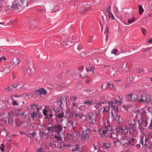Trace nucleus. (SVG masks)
<instances>
[{
  "instance_id": "obj_1",
  "label": "nucleus",
  "mask_w": 152,
  "mask_h": 152,
  "mask_svg": "<svg viewBox=\"0 0 152 152\" xmlns=\"http://www.w3.org/2000/svg\"><path fill=\"white\" fill-rule=\"evenodd\" d=\"M109 105L104 107L103 110L104 113L107 112L109 115H111L113 120L118 121L120 119V115L118 113L117 105L121 104V101L116 100L114 102H108Z\"/></svg>"
},
{
  "instance_id": "obj_2",
  "label": "nucleus",
  "mask_w": 152,
  "mask_h": 152,
  "mask_svg": "<svg viewBox=\"0 0 152 152\" xmlns=\"http://www.w3.org/2000/svg\"><path fill=\"white\" fill-rule=\"evenodd\" d=\"M134 113L135 114H136L135 118L133 121V124H129L126 126H128L130 125V128L132 129L130 132L128 131V133L129 134H131L133 132L136 130V127H140L142 124L144 125V124H142L143 121L142 119L140 120V118H141L142 115L140 113V111L139 110H137L136 111H134Z\"/></svg>"
},
{
  "instance_id": "obj_3",
  "label": "nucleus",
  "mask_w": 152,
  "mask_h": 152,
  "mask_svg": "<svg viewBox=\"0 0 152 152\" xmlns=\"http://www.w3.org/2000/svg\"><path fill=\"white\" fill-rule=\"evenodd\" d=\"M28 4V0H15L11 6L7 7L8 9H12L13 10H17L22 7L26 6Z\"/></svg>"
},
{
  "instance_id": "obj_4",
  "label": "nucleus",
  "mask_w": 152,
  "mask_h": 152,
  "mask_svg": "<svg viewBox=\"0 0 152 152\" xmlns=\"http://www.w3.org/2000/svg\"><path fill=\"white\" fill-rule=\"evenodd\" d=\"M130 125L128 126H125L123 127L121 129H117V133L116 134L114 133H112L111 134V137H113L115 140L116 138V140H119V138H118L119 135H121L124 132L125 134H128V131H129V132H131V129L130 128Z\"/></svg>"
},
{
  "instance_id": "obj_5",
  "label": "nucleus",
  "mask_w": 152,
  "mask_h": 152,
  "mask_svg": "<svg viewBox=\"0 0 152 152\" xmlns=\"http://www.w3.org/2000/svg\"><path fill=\"white\" fill-rule=\"evenodd\" d=\"M126 134L124 132L122 133L121 135H119L118 138H119V140L118 141H119V142H120L121 144L122 145H128L129 144L132 145V144L131 143L130 140H129L126 136Z\"/></svg>"
},
{
  "instance_id": "obj_6",
  "label": "nucleus",
  "mask_w": 152,
  "mask_h": 152,
  "mask_svg": "<svg viewBox=\"0 0 152 152\" xmlns=\"http://www.w3.org/2000/svg\"><path fill=\"white\" fill-rule=\"evenodd\" d=\"M140 143H141L143 146L146 148L151 147L150 139L147 138L145 135H142L141 136Z\"/></svg>"
},
{
  "instance_id": "obj_7",
  "label": "nucleus",
  "mask_w": 152,
  "mask_h": 152,
  "mask_svg": "<svg viewBox=\"0 0 152 152\" xmlns=\"http://www.w3.org/2000/svg\"><path fill=\"white\" fill-rule=\"evenodd\" d=\"M149 95L147 94H140L138 96V101L143 103H148Z\"/></svg>"
},
{
  "instance_id": "obj_8",
  "label": "nucleus",
  "mask_w": 152,
  "mask_h": 152,
  "mask_svg": "<svg viewBox=\"0 0 152 152\" xmlns=\"http://www.w3.org/2000/svg\"><path fill=\"white\" fill-rule=\"evenodd\" d=\"M88 122L92 125L95 124L96 122L95 119L96 116V115L92 113H90L88 114Z\"/></svg>"
},
{
  "instance_id": "obj_9",
  "label": "nucleus",
  "mask_w": 152,
  "mask_h": 152,
  "mask_svg": "<svg viewBox=\"0 0 152 152\" xmlns=\"http://www.w3.org/2000/svg\"><path fill=\"white\" fill-rule=\"evenodd\" d=\"M108 132V128L107 127H106L105 129H99L98 131V134L103 138L106 137L107 134Z\"/></svg>"
},
{
  "instance_id": "obj_10",
  "label": "nucleus",
  "mask_w": 152,
  "mask_h": 152,
  "mask_svg": "<svg viewBox=\"0 0 152 152\" xmlns=\"http://www.w3.org/2000/svg\"><path fill=\"white\" fill-rule=\"evenodd\" d=\"M127 98L130 101H134L137 99L138 96L135 94H129L127 96Z\"/></svg>"
},
{
  "instance_id": "obj_11",
  "label": "nucleus",
  "mask_w": 152,
  "mask_h": 152,
  "mask_svg": "<svg viewBox=\"0 0 152 152\" xmlns=\"http://www.w3.org/2000/svg\"><path fill=\"white\" fill-rule=\"evenodd\" d=\"M142 124H144L145 126H148V124H150L148 127L152 130V119L151 120L148 118L146 119L145 121L143 122Z\"/></svg>"
},
{
  "instance_id": "obj_12",
  "label": "nucleus",
  "mask_w": 152,
  "mask_h": 152,
  "mask_svg": "<svg viewBox=\"0 0 152 152\" xmlns=\"http://www.w3.org/2000/svg\"><path fill=\"white\" fill-rule=\"evenodd\" d=\"M47 93L46 90L43 88H40L39 89L35 91V94L36 95H39V94H43L45 95Z\"/></svg>"
},
{
  "instance_id": "obj_13",
  "label": "nucleus",
  "mask_w": 152,
  "mask_h": 152,
  "mask_svg": "<svg viewBox=\"0 0 152 152\" xmlns=\"http://www.w3.org/2000/svg\"><path fill=\"white\" fill-rule=\"evenodd\" d=\"M20 61L17 58L14 57L11 62V65L12 66H16L20 63Z\"/></svg>"
},
{
  "instance_id": "obj_14",
  "label": "nucleus",
  "mask_w": 152,
  "mask_h": 152,
  "mask_svg": "<svg viewBox=\"0 0 152 152\" xmlns=\"http://www.w3.org/2000/svg\"><path fill=\"white\" fill-rule=\"evenodd\" d=\"M90 130L88 129H87L86 131H83V134L81 136V138L83 139V138L85 139H87L89 137L88 134L90 132Z\"/></svg>"
},
{
  "instance_id": "obj_15",
  "label": "nucleus",
  "mask_w": 152,
  "mask_h": 152,
  "mask_svg": "<svg viewBox=\"0 0 152 152\" xmlns=\"http://www.w3.org/2000/svg\"><path fill=\"white\" fill-rule=\"evenodd\" d=\"M62 129V126L59 125L53 126L54 132H57L58 134L61 133Z\"/></svg>"
},
{
  "instance_id": "obj_16",
  "label": "nucleus",
  "mask_w": 152,
  "mask_h": 152,
  "mask_svg": "<svg viewBox=\"0 0 152 152\" xmlns=\"http://www.w3.org/2000/svg\"><path fill=\"white\" fill-rule=\"evenodd\" d=\"M91 7L90 5L87 4L83 8L82 11L81 13H85V12L90 11L91 9Z\"/></svg>"
},
{
  "instance_id": "obj_17",
  "label": "nucleus",
  "mask_w": 152,
  "mask_h": 152,
  "mask_svg": "<svg viewBox=\"0 0 152 152\" xmlns=\"http://www.w3.org/2000/svg\"><path fill=\"white\" fill-rule=\"evenodd\" d=\"M84 115L83 113H78L77 112H74L72 114V116L77 118H81Z\"/></svg>"
},
{
  "instance_id": "obj_18",
  "label": "nucleus",
  "mask_w": 152,
  "mask_h": 152,
  "mask_svg": "<svg viewBox=\"0 0 152 152\" xmlns=\"http://www.w3.org/2000/svg\"><path fill=\"white\" fill-rule=\"evenodd\" d=\"M17 86H9L5 89L4 90V91H15L17 90Z\"/></svg>"
},
{
  "instance_id": "obj_19",
  "label": "nucleus",
  "mask_w": 152,
  "mask_h": 152,
  "mask_svg": "<svg viewBox=\"0 0 152 152\" xmlns=\"http://www.w3.org/2000/svg\"><path fill=\"white\" fill-rule=\"evenodd\" d=\"M17 113L16 112V115H21L24 118H25L26 117V115L24 113L21 111V110L20 109H19L17 110Z\"/></svg>"
},
{
  "instance_id": "obj_20",
  "label": "nucleus",
  "mask_w": 152,
  "mask_h": 152,
  "mask_svg": "<svg viewBox=\"0 0 152 152\" xmlns=\"http://www.w3.org/2000/svg\"><path fill=\"white\" fill-rule=\"evenodd\" d=\"M19 97V96L17 95H11V98L12 100V104L13 105H18V104L17 103L16 100H15V97Z\"/></svg>"
},
{
  "instance_id": "obj_21",
  "label": "nucleus",
  "mask_w": 152,
  "mask_h": 152,
  "mask_svg": "<svg viewBox=\"0 0 152 152\" xmlns=\"http://www.w3.org/2000/svg\"><path fill=\"white\" fill-rule=\"evenodd\" d=\"M11 66L10 65H7L4 67L3 72L6 74L9 73L10 71Z\"/></svg>"
},
{
  "instance_id": "obj_22",
  "label": "nucleus",
  "mask_w": 152,
  "mask_h": 152,
  "mask_svg": "<svg viewBox=\"0 0 152 152\" xmlns=\"http://www.w3.org/2000/svg\"><path fill=\"white\" fill-rule=\"evenodd\" d=\"M94 103H95V104H96L95 105L94 107L96 109L99 108L101 106V104L102 103H102L101 102H99L97 100H96L95 102H94Z\"/></svg>"
},
{
  "instance_id": "obj_23",
  "label": "nucleus",
  "mask_w": 152,
  "mask_h": 152,
  "mask_svg": "<svg viewBox=\"0 0 152 152\" xmlns=\"http://www.w3.org/2000/svg\"><path fill=\"white\" fill-rule=\"evenodd\" d=\"M31 109L34 111H39V108L37 107V106L36 104H32L31 105Z\"/></svg>"
},
{
  "instance_id": "obj_24",
  "label": "nucleus",
  "mask_w": 152,
  "mask_h": 152,
  "mask_svg": "<svg viewBox=\"0 0 152 152\" xmlns=\"http://www.w3.org/2000/svg\"><path fill=\"white\" fill-rule=\"evenodd\" d=\"M94 103L93 100H88L84 102V104H87L88 105H93Z\"/></svg>"
},
{
  "instance_id": "obj_25",
  "label": "nucleus",
  "mask_w": 152,
  "mask_h": 152,
  "mask_svg": "<svg viewBox=\"0 0 152 152\" xmlns=\"http://www.w3.org/2000/svg\"><path fill=\"white\" fill-rule=\"evenodd\" d=\"M94 67L93 66H89L86 68V70L87 72L89 71H92V73H94Z\"/></svg>"
},
{
  "instance_id": "obj_26",
  "label": "nucleus",
  "mask_w": 152,
  "mask_h": 152,
  "mask_svg": "<svg viewBox=\"0 0 152 152\" xmlns=\"http://www.w3.org/2000/svg\"><path fill=\"white\" fill-rule=\"evenodd\" d=\"M55 138L58 140V142H61L62 141V138L59 135V134H58V135H56Z\"/></svg>"
},
{
  "instance_id": "obj_27",
  "label": "nucleus",
  "mask_w": 152,
  "mask_h": 152,
  "mask_svg": "<svg viewBox=\"0 0 152 152\" xmlns=\"http://www.w3.org/2000/svg\"><path fill=\"white\" fill-rule=\"evenodd\" d=\"M138 8L139 11V13L140 15H141L144 11V10L142 8V6L140 5H139Z\"/></svg>"
},
{
  "instance_id": "obj_28",
  "label": "nucleus",
  "mask_w": 152,
  "mask_h": 152,
  "mask_svg": "<svg viewBox=\"0 0 152 152\" xmlns=\"http://www.w3.org/2000/svg\"><path fill=\"white\" fill-rule=\"evenodd\" d=\"M64 116V113H61L60 114H58L57 115V117L60 119H62Z\"/></svg>"
},
{
  "instance_id": "obj_29",
  "label": "nucleus",
  "mask_w": 152,
  "mask_h": 152,
  "mask_svg": "<svg viewBox=\"0 0 152 152\" xmlns=\"http://www.w3.org/2000/svg\"><path fill=\"white\" fill-rule=\"evenodd\" d=\"M111 144L106 142H104V147L106 148H109L111 147Z\"/></svg>"
},
{
  "instance_id": "obj_30",
  "label": "nucleus",
  "mask_w": 152,
  "mask_h": 152,
  "mask_svg": "<svg viewBox=\"0 0 152 152\" xmlns=\"http://www.w3.org/2000/svg\"><path fill=\"white\" fill-rule=\"evenodd\" d=\"M39 111H34L33 112L32 114H31V117L34 118L35 117H36Z\"/></svg>"
},
{
  "instance_id": "obj_31",
  "label": "nucleus",
  "mask_w": 152,
  "mask_h": 152,
  "mask_svg": "<svg viewBox=\"0 0 152 152\" xmlns=\"http://www.w3.org/2000/svg\"><path fill=\"white\" fill-rule=\"evenodd\" d=\"M135 20V18L134 17H133L132 19H129L128 20L127 25H129L130 24H131L134 22V20Z\"/></svg>"
},
{
  "instance_id": "obj_32",
  "label": "nucleus",
  "mask_w": 152,
  "mask_h": 152,
  "mask_svg": "<svg viewBox=\"0 0 152 152\" xmlns=\"http://www.w3.org/2000/svg\"><path fill=\"white\" fill-rule=\"evenodd\" d=\"M86 107L85 105H82L80 106L79 107V110L81 111H83L85 110L86 109Z\"/></svg>"
},
{
  "instance_id": "obj_33",
  "label": "nucleus",
  "mask_w": 152,
  "mask_h": 152,
  "mask_svg": "<svg viewBox=\"0 0 152 152\" xmlns=\"http://www.w3.org/2000/svg\"><path fill=\"white\" fill-rule=\"evenodd\" d=\"M80 150V147L79 145L77 144L76 145V146L75 149L72 150V151H79Z\"/></svg>"
},
{
  "instance_id": "obj_34",
  "label": "nucleus",
  "mask_w": 152,
  "mask_h": 152,
  "mask_svg": "<svg viewBox=\"0 0 152 152\" xmlns=\"http://www.w3.org/2000/svg\"><path fill=\"white\" fill-rule=\"evenodd\" d=\"M105 67H106V69L110 72H112V69H113V67L110 65H104Z\"/></svg>"
},
{
  "instance_id": "obj_35",
  "label": "nucleus",
  "mask_w": 152,
  "mask_h": 152,
  "mask_svg": "<svg viewBox=\"0 0 152 152\" xmlns=\"http://www.w3.org/2000/svg\"><path fill=\"white\" fill-rule=\"evenodd\" d=\"M107 85L108 86L110 89H113L115 86L114 85V84H111L110 83H109L107 84Z\"/></svg>"
},
{
  "instance_id": "obj_36",
  "label": "nucleus",
  "mask_w": 152,
  "mask_h": 152,
  "mask_svg": "<svg viewBox=\"0 0 152 152\" xmlns=\"http://www.w3.org/2000/svg\"><path fill=\"white\" fill-rule=\"evenodd\" d=\"M36 152H45V151L42 148H40L37 149Z\"/></svg>"
},
{
  "instance_id": "obj_37",
  "label": "nucleus",
  "mask_w": 152,
  "mask_h": 152,
  "mask_svg": "<svg viewBox=\"0 0 152 152\" xmlns=\"http://www.w3.org/2000/svg\"><path fill=\"white\" fill-rule=\"evenodd\" d=\"M108 16L109 18H111L113 19H114V17L111 12L109 13Z\"/></svg>"
},
{
  "instance_id": "obj_38",
  "label": "nucleus",
  "mask_w": 152,
  "mask_h": 152,
  "mask_svg": "<svg viewBox=\"0 0 152 152\" xmlns=\"http://www.w3.org/2000/svg\"><path fill=\"white\" fill-rule=\"evenodd\" d=\"M4 144H1L0 146V149L2 151H4Z\"/></svg>"
},
{
  "instance_id": "obj_39",
  "label": "nucleus",
  "mask_w": 152,
  "mask_h": 152,
  "mask_svg": "<svg viewBox=\"0 0 152 152\" xmlns=\"http://www.w3.org/2000/svg\"><path fill=\"white\" fill-rule=\"evenodd\" d=\"M137 72L141 74H143L144 73V71L142 69H137Z\"/></svg>"
},
{
  "instance_id": "obj_40",
  "label": "nucleus",
  "mask_w": 152,
  "mask_h": 152,
  "mask_svg": "<svg viewBox=\"0 0 152 152\" xmlns=\"http://www.w3.org/2000/svg\"><path fill=\"white\" fill-rule=\"evenodd\" d=\"M150 102L151 104H152V96H149L148 100V103Z\"/></svg>"
},
{
  "instance_id": "obj_41",
  "label": "nucleus",
  "mask_w": 152,
  "mask_h": 152,
  "mask_svg": "<svg viewBox=\"0 0 152 152\" xmlns=\"http://www.w3.org/2000/svg\"><path fill=\"white\" fill-rule=\"evenodd\" d=\"M47 129L49 131H54L53 130V126H52L51 127H49Z\"/></svg>"
},
{
  "instance_id": "obj_42",
  "label": "nucleus",
  "mask_w": 152,
  "mask_h": 152,
  "mask_svg": "<svg viewBox=\"0 0 152 152\" xmlns=\"http://www.w3.org/2000/svg\"><path fill=\"white\" fill-rule=\"evenodd\" d=\"M75 134L77 136V137H76L77 138H78L80 135V133L77 131H76L75 132Z\"/></svg>"
},
{
  "instance_id": "obj_43",
  "label": "nucleus",
  "mask_w": 152,
  "mask_h": 152,
  "mask_svg": "<svg viewBox=\"0 0 152 152\" xmlns=\"http://www.w3.org/2000/svg\"><path fill=\"white\" fill-rule=\"evenodd\" d=\"M118 52V50L116 49H114L112 51V53L113 54H116Z\"/></svg>"
},
{
  "instance_id": "obj_44",
  "label": "nucleus",
  "mask_w": 152,
  "mask_h": 152,
  "mask_svg": "<svg viewBox=\"0 0 152 152\" xmlns=\"http://www.w3.org/2000/svg\"><path fill=\"white\" fill-rule=\"evenodd\" d=\"M81 77L82 78H85L87 77L86 75L84 74L83 72H82L80 74Z\"/></svg>"
},
{
  "instance_id": "obj_45",
  "label": "nucleus",
  "mask_w": 152,
  "mask_h": 152,
  "mask_svg": "<svg viewBox=\"0 0 152 152\" xmlns=\"http://www.w3.org/2000/svg\"><path fill=\"white\" fill-rule=\"evenodd\" d=\"M119 142V141L118 140L116 141L115 140H114L113 141V144L115 145H117V144Z\"/></svg>"
},
{
  "instance_id": "obj_46",
  "label": "nucleus",
  "mask_w": 152,
  "mask_h": 152,
  "mask_svg": "<svg viewBox=\"0 0 152 152\" xmlns=\"http://www.w3.org/2000/svg\"><path fill=\"white\" fill-rule=\"evenodd\" d=\"M111 8L110 6L107 9V11L108 13L111 12Z\"/></svg>"
},
{
  "instance_id": "obj_47",
  "label": "nucleus",
  "mask_w": 152,
  "mask_h": 152,
  "mask_svg": "<svg viewBox=\"0 0 152 152\" xmlns=\"http://www.w3.org/2000/svg\"><path fill=\"white\" fill-rule=\"evenodd\" d=\"M5 4L4 2H1L0 1V8L1 7Z\"/></svg>"
},
{
  "instance_id": "obj_48",
  "label": "nucleus",
  "mask_w": 152,
  "mask_h": 152,
  "mask_svg": "<svg viewBox=\"0 0 152 152\" xmlns=\"http://www.w3.org/2000/svg\"><path fill=\"white\" fill-rule=\"evenodd\" d=\"M47 111L46 110H45V109L43 111V114L45 115L46 116H47V115H47Z\"/></svg>"
},
{
  "instance_id": "obj_49",
  "label": "nucleus",
  "mask_w": 152,
  "mask_h": 152,
  "mask_svg": "<svg viewBox=\"0 0 152 152\" xmlns=\"http://www.w3.org/2000/svg\"><path fill=\"white\" fill-rule=\"evenodd\" d=\"M142 31L143 34L145 35V33H146V30L144 28H142Z\"/></svg>"
},
{
  "instance_id": "obj_50",
  "label": "nucleus",
  "mask_w": 152,
  "mask_h": 152,
  "mask_svg": "<svg viewBox=\"0 0 152 152\" xmlns=\"http://www.w3.org/2000/svg\"><path fill=\"white\" fill-rule=\"evenodd\" d=\"M6 60V58L4 57H2L1 58H0V62H1L2 60Z\"/></svg>"
},
{
  "instance_id": "obj_51",
  "label": "nucleus",
  "mask_w": 152,
  "mask_h": 152,
  "mask_svg": "<svg viewBox=\"0 0 152 152\" xmlns=\"http://www.w3.org/2000/svg\"><path fill=\"white\" fill-rule=\"evenodd\" d=\"M101 88L103 90H104L107 89V87L106 86H104L103 85H102Z\"/></svg>"
},
{
  "instance_id": "obj_52",
  "label": "nucleus",
  "mask_w": 152,
  "mask_h": 152,
  "mask_svg": "<svg viewBox=\"0 0 152 152\" xmlns=\"http://www.w3.org/2000/svg\"><path fill=\"white\" fill-rule=\"evenodd\" d=\"M109 31V29L108 27L107 26L106 28L105 29L104 31V34H105L106 33L108 32Z\"/></svg>"
},
{
  "instance_id": "obj_53",
  "label": "nucleus",
  "mask_w": 152,
  "mask_h": 152,
  "mask_svg": "<svg viewBox=\"0 0 152 152\" xmlns=\"http://www.w3.org/2000/svg\"><path fill=\"white\" fill-rule=\"evenodd\" d=\"M31 69H28L27 70V73L28 74H29L30 75V74H31Z\"/></svg>"
},
{
  "instance_id": "obj_54",
  "label": "nucleus",
  "mask_w": 152,
  "mask_h": 152,
  "mask_svg": "<svg viewBox=\"0 0 152 152\" xmlns=\"http://www.w3.org/2000/svg\"><path fill=\"white\" fill-rule=\"evenodd\" d=\"M53 116V115L52 114H48L47 115V117L48 118H51Z\"/></svg>"
},
{
  "instance_id": "obj_55",
  "label": "nucleus",
  "mask_w": 152,
  "mask_h": 152,
  "mask_svg": "<svg viewBox=\"0 0 152 152\" xmlns=\"http://www.w3.org/2000/svg\"><path fill=\"white\" fill-rule=\"evenodd\" d=\"M77 49L79 50H81V46L80 45H78L77 47Z\"/></svg>"
},
{
  "instance_id": "obj_56",
  "label": "nucleus",
  "mask_w": 152,
  "mask_h": 152,
  "mask_svg": "<svg viewBox=\"0 0 152 152\" xmlns=\"http://www.w3.org/2000/svg\"><path fill=\"white\" fill-rule=\"evenodd\" d=\"M12 119H11V120H10V119L9 118L8 119V123L9 124L10 123V122H12Z\"/></svg>"
},
{
  "instance_id": "obj_57",
  "label": "nucleus",
  "mask_w": 152,
  "mask_h": 152,
  "mask_svg": "<svg viewBox=\"0 0 152 152\" xmlns=\"http://www.w3.org/2000/svg\"><path fill=\"white\" fill-rule=\"evenodd\" d=\"M64 97H63V98H61V99L60 101L59 102V103L60 102L61 103H62L63 102L62 100H64Z\"/></svg>"
},
{
  "instance_id": "obj_58",
  "label": "nucleus",
  "mask_w": 152,
  "mask_h": 152,
  "mask_svg": "<svg viewBox=\"0 0 152 152\" xmlns=\"http://www.w3.org/2000/svg\"><path fill=\"white\" fill-rule=\"evenodd\" d=\"M72 105L75 107H77V104H76L75 103H73Z\"/></svg>"
},
{
  "instance_id": "obj_59",
  "label": "nucleus",
  "mask_w": 152,
  "mask_h": 152,
  "mask_svg": "<svg viewBox=\"0 0 152 152\" xmlns=\"http://www.w3.org/2000/svg\"><path fill=\"white\" fill-rule=\"evenodd\" d=\"M65 1L67 3H69L70 2V0H65Z\"/></svg>"
},
{
  "instance_id": "obj_60",
  "label": "nucleus",
  "mask_w": 152,
  "mask_h": 152,
  "mask_svg": "<svg viewBox=\"0 0 152 152\" xmlns=\"http://www.w3.org/2000/svg\"><path fill=\"white\" fill-rule=\"evenodd\" d=\"M77 99V97H75V96H74L73 97V100L74 101H75V100H76Z\"/></svg>"
},
{
  "instance_id": "obj_61",
  "label": "nucleus",
  "mask_w": 152,
  "mask_h": 152,
  "mask_svg": "<svg viewBox=\"0 0 152 152\" xmlns=\"http://www.w3.org/2000/svg\"><path fill=\"white\" fill-rule=\"evenodd\" d=\"M26 124L27 123H26L24 121H21V122L20 124Z\"/></svg>"
},
{
  "instance_id": "obj_62",
  "label": "nucleus",
  "mask_w": 152,
  "mask_h": 152,
  "mask_svg": "<svg viewBox=\"0 0 152 152\" xmlns=\"http://www.w3.org/2000/svg\"><path fill=\"white\" fill-rule=\"evenodd\" d=\"M19 85H20V83H19V84H18V87H19V88H20V87H21L23 86V83H22V85L21 86H19Z\"/></svg>"
},
{
  "instance_id": "obj_63",
  "label": "nucleus",
  "mask_w": 152,
  "mask_h": 152,
  "mask_svg": "<svg viewBox=\"0 0 152 152\" xmlns=\"http://www.w3.org/2000/svg\"><path fill=\"white\" fill-rule=\"evenodd\" d=\"M136 147L137 148H139L140 147V144H137L136 145Z\"/></svg>"
},
{
  "instance_id": "obj_64",
  "label": "nucleus",
  "mask_w": 152,
  "mask_h": 152,
  "mask_svg": "<svg viewBox=\"0 0 152 152\" xmlns=\"http://www.w3.org/2000/svg\"><path fill=\"white\" fill-rule=\"evenodd\" d=\"M149 43H152V39H151L149 40Z\"/></svg>"
}]
</instances>
